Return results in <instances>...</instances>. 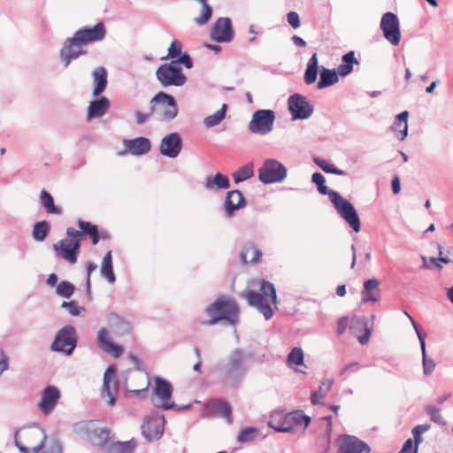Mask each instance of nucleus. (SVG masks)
<instances>
[{
	"label": "nucleus",
	"instance_id": "09e8293b",
	"mask_svg": "<svg viewBox=\"0 0 453 453\" xmlns=\"http://www.w3.org/2000/svg\"><path fill=\"white\" fill-rule=\"evenodd\" d=\"M430 429L429 424L418 425L412 429V434L415 441L414 453H418V447L423 441L422 434Z\"/></svg>",
	"mask_w": 453,
	"mask_h": 453
},
{
	"label": "nucleus",
	"instance_id": "ea45409f",
	"mask_svg": "<svg viewBox=\"0 0 453 453\" xmlns=\"http://www.w3.org/2000/svg\"><path fill=\"white\" fill-rule=\"evenodd\" d=\"M110 321L114 334L124 335L130 332L131 328L129 323L119 315H111Z\"/></svg>",
	"mask_w": 453,
	"mask_h": 453
},
{
	"label": "nucleus",
	"instance_id": "6e6552de",
	"mask_svg": "<svg viewBox=\"0 0 453 453\" xmlns=\"http://www.w3.org/2000/svg\"><path fill=\"white\" fill-rule=\"evenodd\" d=\"M275 119V112L273 110L255 111L248 129L251 134L265 135L273 130Z\"/></svg>",
	"mask_w": 453,
	"mask_h": 453
},
{
	"label": "nucleus",
	"instance_id": "a18cd8bd",
	"mask_svg": "<svg viewBox=\"0 0 453 453\" xmlns=\"http://www.w3.org/2000/svg\"><path fill=\"white\" fill-rule=\"evenodd\" d=\"M334 384L333 380H325L321 382L319 390L314 391L311 395V402L313 405L320 403V399L323 398L326 393H323V387H326V391H329Z\"/></svg>",
	"mask_w": 453,
	"mask_h": 453
},
{
	"label": "nucleus",
	"instance_id": "bf43d9fd",
	"mask_svg": "<svg viewBox=\"0 0 453 453\" xmlns=\"http://www.w3.org/2000/svg\"><path fill=\"white\" fill-rule=\"evenodd\" d=\"M410 321L411 323V325L413 326L415 331H416V334L418 335V338L419 340V342H420V348H421V352L426 350V333L422 331L418 325L416 323V321L413 319L412 317H410Z\"/></svg>",
	"mask_w": 453,
	"mask_h": 453
},
{
	"label": "nucleus",
	"instance_id": "9d476101",
	"mask_svg": "<svg viewBox=\"0 0 453 453\" xmlns=\"http://www.w3.org/2000/svg\"><path fill=\"white\" fill-rule=\"evenodd\" d=\"M81 244L80 240L66 235L65 238L54 243L52 248L58 258L74 265L78 260Z\"/></svg>",
	"mask_w": 453,
	"mask_h": 453
},
{
	"label": "nucleus",
	"instance_id": "13d9d810",
	"mask_svg": "<svg viewBox=\"0 0 453 453\" xmlns=\"http://www.w3.org/2000/svg\"><path fill=\"white\" fill-rule=\"evenodd\" d=\"M61 307L65 308L72 316H78L81 311L84 310V308L79 306L75 301L63 302Z\"/></svg>",
	"mask_w": 453,
	"mask_h": 453
},
{
	"label": "nucleus",
	"instance_id": "c03bdc74",
	"mask_svg": "<svg viewBox=\"0 0 453 453\" xmlns=\"http://www.w3.org/2000/svg\"><path fill=\"white\" fill-rule=\"evenodd\" d=\"M259 434V429L257 427H246L239 432L237 441L240 444L251 442L258 437Z\"/></svg>",
	"mask_w": 453,
	"mask_h": 453
},
{
	"label": "nucleus",
	"instance_id": "7ed1b4c3",
	"mask_svg": "<svg viewBox=\"0 0 453 453\" xmlns=\"http://www.w3.org/2000/svg\"><path fill=\"white\" fill-rule=\"evenodd\" d=\"M210 319L203 322L205 325H214L220 320L234 324L238 319V306L236 303L225 296L219 297L205 309Z\"/></svg>",
	"mask_w": 453,
	"mask_h": 453
},
{
	"label": "nucleus",
	"instance_id": "4c0bfd02",
	"mask_svg": "<svg viewBox=\"0 0 453 453\" xmlns=\"http://www.w3.org/2000/svg\"><path fill=\"white\" fill-rule=\"evenodd\" d=\"M100 273L104 277L109 283L112 284L116 281V277L112 268V256L111 251H108L102 261Z\"/></svg>",
	"mask_w": 453,
	"mask_h": 453
},
{
	"label": "nucleus",
	"instance_id": "393cba45",
	"mask_svg": "<svg viewBox=\"0 0 453 453\" xmlns=\"http://www.w3.org/2000/svg\"><path fill=\"white\" fill-rule=\"evenodd\" d=\"M245 198L240 190H231L226 193L225 210L227 218H232L234 211L244 207Z\"/></svg>",
	"mask_w": 453,
	"mask_h": 453
},
{
	"label": "nucleus",
	"instance_id": "a878e982",
	"mask_svg": "<svg viewBox=\"0 0 453 453\" xmlns=\"http://www.w3.org/2000/svg\"><path fill=\"white\" fill-rule=\"evenodd\" d=\"M97 344L106 353L111 354L114 357H119L123 352L120 346L113 343L109 337L108 331L101 328L97 334Z\"/></svg>",
	"mask_w": 453,
	"mask_h": 453
},
{
	"label": "nucleus",
	"instance_id": "f257e3e1",
	"mask_svg": "<svg viewBox=\"0 0 453 453\" xmlns=\"http://www.w3.org/2000/svg\"><path fill=\"white\" fill-rule=\"evenodd\" d=\"M258 283L259 292L247 290L241 293V296L244 297L250 306L256 308L268 320L274 314L270 303H273L277 308L276 289L273 283L265 280H259Z\"/></svg>",
	"mask_w": 453,
	"mask_h": 453
},
{
	"label": "nucleus",
	"instance_id": "cd10ccee",
	"mask_svg": "<svg viewBox=\"0 0 453 453\" xmlns=\"http://www.w3.org/2000/svg\"><path fill=\"white\" fill-rule=\"evenodd\" d=\"M361 328H364L365 334L357 336V339L361 345H365L368 342L372 329L368 326V321L365 317H353L350 320L349 329L353 334H356L357 331Z\"/></svg>",
	"mask_w": 453,
	"mask_h": 453
},
{
	"label": "nucleus",
	"instance_id": "3c124183",
	"mask_svg": "<svg viewBox=\"0 0 453 453\" xmlns=\"http://www.w3.org/2000/svg\"><path fill=\"white\" fill-rule=\"evenodd\" d=\"M422 366L423 373L425 376L431 375L436 367L435 361L433 358L427 357L426 350L422 351Z\"/></svg>",
	"mask_w": 453,
	"mask_h": 453
},
{
	"label": "nucleus",
	"instance_id": "9b49d317",
	"mask_svg": "<svg viewBox=\"0 0 453 453\" xmlns=\"http://www.w3.org/2000/svg\"><path fill=\"white\" fill-rule=\"evenodd\" d=\"M77 344L76 331L73 326H65L56 334L51 350L71 355Z\"/></svg>",
	"mask_w": 453,
	"mask_h": 453
},
{
	"label": "nucleus",
	"instance_id": "49530a36",
	"mask_svg": "<svg viewBox=\"0 0 453 453\" xmlns=\"http://www.w3.org/2000/svg\"><path fill=\"white\" fill-rule=\"evenodd\" d=\"M314 162L317 165H319L324 172L327 173H333L336 175H344L345 172L337 168L334 165L328 163L325 159L315 157Z\"/></svg>",
	"mask_w": 453,
	"mask_h": 453
},
{
	"label": "nucleus",
	"instance_id": "e2e57ef3",
	"mask_svg": "<svg viewBox=\"0 0 453 453\" xmlns=\"http://www.w3.org/2000/svg\"><path fill=\"white\" fill-rule=\"evenodd\" d=\"M318 76V68L306 67L304 72V82L307 85L312 84L316 81Z\"/></svg>",
	"mask_w": 453,
	"mask_h": 453
},
{
	"label": "nucleus",
	"instance_id": "473e14b6",
	"mask_svg": "<svg viewBox=\"0 0 453 453\" xmlns=\"http://www.w3.org/2000/svg\"><path fill=\"white\" fill-rule=\"evenodd\" d=\"M77 225L81 231L74 229L73 227H67L66 229V235L74 237L78 240H80V242L81 243L82 238L88 234L89 235L96 227V225H93L90 222L83 221L81 219H79L77 221Z\"/></svg>",
	"mask_w": 453,
	"mask_h": 453
},
{
	"label": "nucleus",
	"instance_id": "f8f14e48",
	"mask_svg": "<svg viewBox=\"0 0 453 453\" xmlns=\"http://www.w3.org/2000/svg\"><path fill=\"white\" fill-rule=\"evenodd\" d=\"M288 111L292 119H307L313 111L314 107L311 102L301 94H293L288 99Z\"/></svg>",
	"mask_w": 453,
	"mask_h": 453
},
{
	"label": "nucleus",
	"instance_id": "ddd939ff",
	"mask_svg": "<svg viewBox=\"0 0 453 453\" xmlns=\"http://www.w3.org/2000/svg\"><path fill=\"white\" fill-rule=\"evenodd\" d=\"M106 29L103 22H98L94 27H84L78 29L73 36V43L88 45V43L100 42L104 39Z\"/></svg>",
	"mask_w": 453,
	"mask_h": 453
},
{
	"label": "nucleus",
	"instance_id": "338daca9",
	"mask_svg": "<svg viewBox=\"0 0 453 453\" xmlns=\"http://www.w3.org/2000/svg\"><path fill=\"white\" fill-rule=\"evenodd\" d=\"M44 453H62V446L58 440H53L46 448Z\"/></svg>",
	"mask_w": 453,
	"mask_h": 453
},
{
	"label": "nucleus",
	"instance_id": "8fccbe9b",
	"mask_svg": "<svg viewBox=\"0 0 453 453\" xmlns=\"http://www.w3.org/2000/svg\"><path fill=\"white\" fill-rule=\"evenodd\" d=\"M303 364V351L301 348L295 347L288 356V365H300Z\"/></svg>",
	"mask_w": 453,
	"mask_h": 453
},
{
	"label": "nucleus",
	"instance_id": "c9c22d12",
	"mask_svg": "<svg viewBox=\"0 0 453 453\" xmlns=\"http://www.w3.org/2000/svg\"><path fill=\"white\" fill-rule=\"evenodd\" d=\"M354 64L358 65L359 62L355 57V52L349 51L348 53L342 56V64H340L337 67V73L342 77L347 76L352 72Z\"/></svg>",
	"mask_w": 453,
	"mask_h": 453
},
{
	"label": "nucleus",
	"instance_id": "f03ea898",
	"mask_svg": "<svg viewBox=\"0 0 453 453\" xmlns=\"http://www.w3.org/2000/svg\"><path fill=\"white\" fill-rule=\"evenodd\" d=\"M318 191L321 195H328L330 201L334 204L338 214L346 221V223L358 233L361 230V223L358 214L353 204L343 198L337 191L329 189L326 184L318 187Z\"/></svg>",
	"mask_w": 453,
	"mask_h": 453
},
{
	"label": "nucleus",
	"instance_id": "bb28decb",
	"mask_svg": "<svg viewBox=\"0 0 453 453\" xmlns=\"http://www.w3.org/2000/svg\"><path fill=\"white\" fill-rule=\"evenodd\" d=\"M110 106L111 102L105 96H101L98 99L91 101L87 111L88 119L103 117L106 114Z\"/></svg>",
	"mask_w": 453,
	"mask_h": 453
},
{
	"label": "nucleus",
	"instance_id": "4d7b16f0",
	"mask_svg": "<svg viewBox=\"0 0 453 453\" xmlns=\"http://www.w3.org/2000/svg\"><path fill=\"white\" fill-rule=\"evenodd\" d=\"M182 54L181 46L178 41L172 42L170 47L168 48L167 56L165 58H171L174 60V58H179Z\"/></svg>",
	"mask_w": 453,
	"mask_h": 453
},
{
	"label": "nucleus",
	"instance_id": "c85d7f7f",
	"mask_svg": "<svg viewBox=\"0 0 453 453\" xmlns=\"http://www.w3.org/2000/svg\"><path fill=\"white\" fill-rule=\"evenodd\" d=\"M92 77L94 82L92 94L95 97H98L104 92L108 84L107 70L103 66L96 67L92 72Z\"/></svg>",
	"mask_w": 453,
	"mask_h": 453
},
{
	"label": "nucleus",
	"instance_id": "0e129e2a",
	"mask_svg": "<svg viewBox=\"0 0 453 453\" xmlns=\"http://www.w3.org/2000/svg\"><path fill=\"white\" fill-rule=\"evenodd\" d=\"M151 116H153V114H150V106L149 107V111L146 113L142 112L140 111H136L134 112L135 122L139 126L146 123L148 121V119H150V117H151Z\"/></svg>",
	"mask_w": 453,
	"mask_h": 453
},
{
	"label": "nucleus",
	"instance_id": "a19ab883",
	"mask_svg": "<svg viewBox=\"0 0 453 453\" xmlns=\"http://www.w3.org/2000/svg\"><path fill=\"white\" fill-rule=\"evenodd\" d=\"M254 175V164L250 162L239 167L232 176L235 183L242 182Z\"/></svg>",
	"mask_w": 453,
	"mask_h": 453
},
{
	"label": "nucleus",
	"instance_id": "e433bc0d",
	"mask_svg": "<svg viewBox=\"0 0 453 453\" xmlns=\"http://www.w3.org/2000/svg\"><path fill=\"white\" fill-rule=\"evenodd\" d=\"M40 201L47 213L55 215L62 214V209L59 206L55 205L52 196L45 189L41 191Z\"/></svg>",
	"mask_w": 453,
	"mask_h": 453
},
{
	"label": "nucleus",
	"instance_id": "6e6d98bb",
	"mask_svg": "<svg viewBox=\"0 0 453 453\" xmlns=\"http://www.w3.org/2000/svg\"><path fill=\"white\" fill-rule=\"evenodd\" d=\"M408 116H409L408 111H402L401 113H399L395 118V120H397V123H403V128L402 130H400L399 139L401 141H403L407 136V134H408V124H407Z\"/></svg>",
	"mask_w": 453,
	"mask_h": 453
},
{
	"label": "nucleus",
	"instance_id": "603ef678",
	"mask_svg": "<svg viewBox=\"0 0 453 453\" xmlns=\"http://www.w3.org/2000/svg\"><path fill=\"white\" fill-rule=\"evenodd\" d=\"M426 413L430 417L431 421L438 425H445L446 422L442 416L440 414V409L434 405H427L426 407Z\"/></svg>",
	"mask_w": 453,
	"mask_h": 453
},
{
	"label": "nucleus",
	"instance_id": "58836bf2",
	"mask_svg": "<svg viewBox=\"0 0 453 453\" xmlns=\"http://www.w3.org/2000/svg\"><path fill=\"white\" fill-rule=\"evenodd\" d=\"M210 407L212 411L226 418L229 424L232 423V409L226 402L222 400H213L210 403Z\"/></svg>",
	"mask_w": 453,
	"mask_h": 453
},
{
	"label": "nucleus",
	"instance_id": "c756f323",
	"mask_svg": "<svg viewBox=\"0 0 453 453\" xmlns=\"http://www.w3.org/2000/svg\"><path fill=\"white\" fill-rule=\"evenodd\" d=\"M362 300L364 303H376L380 300L379 281L376 279H369L364 282L362 290Z\"/></svg>",
	"mask_w": 453,
	"mask_h": 453
},
{
	"label": "nucleus",
	"instance_id": "864d4df0",
	"mask_svg": "<svg viewBox=\"0 0 453 453\" xmlns=\"http://www.w3.org/2000/svg\"><path fill=\"white\" fill-rule=\"evenodd\" d=\"M285 423V414L281 412H275L272 415L270 421L268 422V425L270 427L273 428L277 432H282L281 430H279L280 426H284L283 424Z\"/></svg>",
	"mask_w": 453,
	"mask_h": 453
},
{
	"label": "nucleus",
	"instance_id": "7c9ffc66",
	"mask_svg": "<svg viewBox=\"0 0 453 453\" xmlns=\"http://www.w3.org/2000/svg\"><path fill=\"white\" fill-rule=\"evenodd\" d=\"M137 446L134 439L127 441H114L112 439L106 446V453H133Z\"/></svg>",
	"mask_w": 453,
	"mask_h": 453
},
{
	"label": "nucleus",
	"instance_id": "2f4dec72",
	"mask_svg": "<svg viewBox=\"0 0 453 453\" xmlns=\"http://www.w3.org/2000/svg\"><path fill=\"white\" fill-rule=\"evenodd\" d=\"M230 187L227 176L217 173L214 176H207L204 181V188L208 190L226 189Z\"/></svg>",
	"mask_w": 453,
	"mask_h": 453
},
{
	"label": "nucleus",
	"instance_id": "aec40b11",
	"mask_svg": "<svg viewBox=\"0 0 453 453\" xmlns=\"http://www.w3.org/2000/svg\"><path fill=\"white\" fill-rule=\"evenodd\" d=\"M111 434V429L108 427L87 428L85 431V438L95 447L106 448L112 439Z\"/></svg>",
	"mask_w": 453,
	"mask_h": 453
},
{
	"label": "nucleus",
	"instance_id": "79ce46f5",
	"mask_svg": "<svg viewBox=\"0 0 453 453\" xmlns=\"http://www.w3.org/2000/svg\"><path fill=\"white\" fill-rule=\"evenodd\" d=\"M226 110H227V104H223L221 108L219 111H217L215 113H213L211 115L207 116L204 119V120H203L204 126L208 128H211V127H213L217 126L218 124H219L225 119Z\"/></svg>",
	"mask_w": 453,
	"mask_h": 453
},
{
	"label": "nucleus",
	"instance_id": "5fc2aeb1",
	"mask_svg": "<svg viewBox=\"0 0 453 453\" xmlns=\"http://www.w3.org/2000/svg\"><path fill=\"white\" fill-rule=\"evenodd\" d=\"M211 15L212 8L208 4H204L201 15L195 19V22L198 26L204 25L210 20Z\"/></svg>",
	"mask_w": 453,
	"mask_h": 453
},
{
	"label": "nucleus",
	"instance_id": "a211bd4d",
	"mask_svg": "<svg viewBox=\"0 0 453 453\" xmlns=\"http://www.w3.org/2000/svg\"><path fill=\"white\" fill-rule=\"evenodd\" d=\"M181 149V136L180 134L173 132L163 137L159 146V152L165 157L175 158L180 155Z\"/></svg>",
	"mask_w": 453,
	"mask_h": 453
},
{
	"label": "nucleus",
	"instance_id": "f3484780",
	"mask_svg": "<svg viewBox=\"0 0 453 453\" xmlns=\"http://www.w3.org/2000/svg\"><path fill=\"white\" fill-rule=\"evenodd\" d=\"M339 453H370L371 447L359 438L349 435L342 434L338 440Z\"/></svg>",
	"mask_w": 453,
	"mask_h": 453
},
{
	"label": "nucleus",
	"instance_id": "423d86ee",
	"mask_svg": "<svg viewBox=\"0 0 453 453\" xmlns=\"http://www.w3.org/2000/svg\"><path fill=\"white\" fill-rule=\"evenodd\" d=\"M257 172L258 180L264 184L282 182L288 173L286 166L274 158H266Z\"/></svg>",
	"mask_w": 453,
	"mask_h": 453
},
{
	"label": "nucleus",
	"instance_id": "4be33fe9",
	"mask_svg": "<svg viewBox=\"0 0 453 453\" xmlns=\"http://www.w3.org/2000/svg\"><path fill=\"white\" fill-rule=\"evenodd\" d=\"M117 392V381L115 380V369L109 366L104 374V383L102 389V397H108V404L113 406L115 404V395Z\"/></svg>",
	"mask_w": 453,
	"mask_h": 453
},
{
	"label": "nucleus",
	"instance_id": "052dcab7",
	"mask_svg": "<svg viewBox=\"0 0 453 453\" xmlns=\"http://www.w3.org/2000/svg\"><path fill=\"white\" fill-rule=\"evenodd\" d=\"M96 265L89 261L86 264V271H87V276H86V290L88 296L91 295V283H90V276L91 273L96 269Z\"/></svg>",
	"mask_w": 453,
	"mask_h": 453
},
{
	"label": "nucleus",
	"instance_id": "39448f33",
	"mask_svg": "<svg viewBox=\"0 0 453 453\" xmlns=\"http://www.w3.org/2000/svg\"><path fill=\"white\" fill-rule=\"evenodd\" d=\"M150 114L162 122H170L176 118L179 107L175 98L163 91L156 94L150 101Z\"/></svg>",
	"mask_w": 453,
	"mask_h": 453
},
{
	"label": "nucleus",
	"instance_id": "680f3d73",
	"mask_svg": "<svg viewBox=\"0 0 453 453\" xmlns=\"http://www.w3.org/2000/svg\"><path fill=\"white\" fill-rule=\"evenodd\" d=\"M172 62L176 63L177 67H180V65H183L188 69H190L193 67V60H192L191 57L186 52L182 53L179 57V59L172 60Z\"/></svg>",
	"mask_w": 453,
	"mask_h": 453
},
{
	"label": "nucleus",
	"instance_id": "6ab92c4d",
	"mask_svg": "<svg viewBox=\"0 0 453 453\" xmlns=\"http://www.w3.org/2000/svg\"><path fill=\"white\" fill-rule=\"evenodd\" d=\"M71 41H73V37L67 38L60 50V58L65 67H67L73 60L88 53V50L84 49L85 44H79L75 41L73 43Z\"/></svg>",
	"mask_w": 453,
	"mask_h": 453
},
{
	"label": "nucleus",
	"instance_id": "0eeeda50",
	"mask_svg": "<svg viewBox=\"0 0 453 453\" xmlns=\"http://www.w3.org/2000/svg\"><path fill=\"white\" fill-rule=\"evenodd\" d=\"M156 76L163 87H180L187 81L181 67H177L176 63L172 61L161 65L156 72Z\"/></svg>",
	"mask_w": 453,
	"mask_h": 453
},
{
	"label": "nucleus",
	"instance_id": "5701e85b",
	"mask_svg": "<svg viewBox=\"0 0 453 453\" xmlns=\"http://www.w3.org/2000/svg\"><path fill=\"white\" fill-rule=\"evenodd\" d=\"M311 422V418L303 413V411H295L285 414V423L280 426L279 430L282 432H290L295 426L303 425L306 428Z\"/></svg>",
	"mask_w": 453,
	"mask_h": 453
},
{
	"label": "nucleus",
	"instance_id": "20e7f679",
	"mask_svg": "<svg viewBox=\"0 0 453 453\" xmlns=\"http://www.w3.org/2000/svg\"><path fill=\"white\" fill-rule=\"evenodd\" d=\"M246 359L245 353L240 349L230 353L227 364L222 368V380L226 384L236 387L240 383L247 372Z\"/></svg>",
	"mask_w": 453,
	"mask_h": 453
},
{
	"label": "nucleus",
	"instance_id": "2eb2a0df",
	"mask_svg": "<svg viewBox=\"0 0 453 453\" xmlns=\"http://www.w3.org/2000/svg\"><path fill=\"white\" fill-rule=\"evenodd\" d=\"M165 417L151 414L143 421L141 429L144 438L149 441L159 440L164 434Z\"/></svg>",
	"mask_w": 453,
	"mask_h": 453
},
{
	"label": "nucleus",
	"instance_id": "69168bd1",
	"mask_svg": "<svg viewBox=\"0 0 453 453\" xmlns=\"http://www.w3.org/2000/svg\"><path fill=\"white\" fill-rule=\"evenodd\" d=\"M287 20L293 28H298L300 27V17L296 12H289L287 14Z\"/></svg>",
	"mask_w": 453,
	"mask_h": 453
},
{
	"label": "nucleus",
	"instance_id": "b1692460",
	"mask_svg": "<svg viewBox=\"0 0 453 453\" xmlns=\"http://www.w3.org/2000/svg\"><path fill=\"white\" fill-rule=\"evenodd\" d=\"M127 152L134 156L145 155L151 150V142L149 138L137 137L134 139L123 141Z\"/></svg>",
	"mask_w": 453,
	"mask_h": 453
},
{
	"label": "nucleus",
	"instance_id": "37998d69",
	"mask_svg": "<svg viewBox=\"0 0 453 453\" xmlns=\"http://www.w3.org/2000/svg\"><path fill=\"white\" fill-rule=\"evenodd\" d=\"M50 230V225L46 220H42L34 226L33 229V238L37 242H42L47 237L49 232Z\"/></svg>",
	"mask_w": 453,
	"mask_h": 453
},
{
	"label": "nucleus",
	"instance_id": "dca6fc26",
	"mask_svg": "<svg viewBox=\"0 0 453 453\" xmlns=\"http://www.w3.org/2000/svg\"><path fill=\"white\" fill-rule=\"evenodd\" d=\"M210 36L212 41L218 43L230 42L234 36L231 19L229 18H219L212 26Z\"/></svg>",
	"mask_w": 453,
	"mask_h": 453
},
{
	"label": "nucleus",
	"instance_id": "de8ad7c7",
	"mask_svg": "<svg viewBox=\"0 0 453 453\" xmlns=\"http://www.w3.org/2000/svg\"><path fill=\"white\" fill-rule=\"evenodd\" d=\"M74 286L69 282L63 280L56 287V293L62 297L70 298L74 292Z\"/></svg>",
	"mask_w": 453,
	"mask_h": 453
},
{
	"label": "nucleus",
	"instance_id": "1a4fd4ad",
	"mask_svg": "<svg viewBox=\"0 0 453 453\" xmlns=\"http://www.w3.org/2000/svg\"><path fill=\"white\" fill-rule=\"evenodd\" d=\"M153 393L157 401L155 403L156 407L162 408L163 410H186L188 408V405L181 407L177 406L172 401L173 387L170 382L162 378L157 377L155 379V388L153 389Z\"/></svg>",
	"mask_w": 453,
	"mask_h": 453
},
{
	"label": "nucleus",
	"instance_id": "774afa93",
	"mask_svg": "<svg viewBox=\"0 0 453 453\" xmlns=\"http://www.w3.org/2000/svg\"><path fill=\"white\" fill-rule=\"evenodd\" d=\"M348 325H349L348 317L340 318L337 321V334L339 335L342 334L345 332Z\"/></svg>",
	"mask_w": 453,
	"mask_h": 453
},
{
	"label": "nucleus",
	"instance_id": "412c9836",
	"mask_svg": "<svg viewBox=\"0 0 453 453\" xmlns=\"http://www.w3.org/2000/svg\"><path fill=\"white\" fill-rule=\"evenodd\" d=\"M59 398L60 392L56 387H46L42 393V400L38 403L39 410L45 415L51 413Z\"/></svg>",
	"mask_w": 453,
	"mask_h": 453
},
{
	"label": "nucleus",
	"instance_id": "72a5a7b5",
	"mask_svg": "<svg viewBox=\"0 0 453 453\" xmlns=\"http://www.w3.org/2000/svg\"><path fill=\"white\" fill-rule=\"evenodd\" d=\"M339 73L335 72L334 69H327L326 67H321L319 81L317 84V88L319 89H323L325 88L330 87L339 81Z\"/></svg>",
	"mask_w": 453,
	"mask_h": 453
},
{
	"label": "nucleus",
	"instance_id": "f704fd0d",
	"mask_svg": "<svg viewBox=\"0 0 453 453\" xmlns=\"http://www.w3.org/2000/svg\"><path fill=\"white\" fill-rule=\"evenodd\" d=\"M262 257V251L257 249L252 243L245 244L240 252V260L243 264L257 263Z\"/></svg>",
	"mask_w": 453,
	"mask_h": 453
},
{
	"label": "nucleus",
	"instance_id": "4468645a",
	"mask_svg": "<svg viewBox=\"0 0 453 453\" xmlns=\"http://www.w3.org/2000/svg\"><path fill=\"white\" fill-rule=\"evenodd\" d=\"M380 29L387 41L396 46L401 41L399 19L394 12H388L383 14L380 20Z\"/></svg>",
	"mask_w": 453,
	"mask_h": 453
}]
</instances>
